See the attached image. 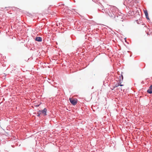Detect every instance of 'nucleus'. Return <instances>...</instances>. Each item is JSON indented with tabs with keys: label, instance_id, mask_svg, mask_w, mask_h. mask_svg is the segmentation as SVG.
<instances>
[{
	"label": "nucleus",
	"instance_id": "1",
	"mask_svg": "<svg viewBox=\"0 0 152 152\" xmlns=\"http://www.w3.org/2000/svg\"><path fill=\"white\" fill-rule=\"evenodd\" d=\"M117 10V8L115 7H111L110 10H106V12L110 17L112 18H115L114 13Z\"/></svg>",
	"mask_w": 152,
	"mask_h": 152
},
{
	"label": "nucleus",
	"instance_id": "2",
	"mask_svg": "<svg viewBox=\"0 0 152 152\" xmlns=\"http://www.w3.org/2000/svg\"><path fill=\"white\" fill-rule=\"evenodd\" d=\"M47 109L44 108L42 110H39L37 113V116H39L42 114H43L44 116L46 115Z\"/></svg>",
	"mask_w": 152,
	"mask_h": 152
},
{
	"label": "nucleus",
	"instance_id": "3",
	"mask_svg": "<svg viewBox=\"0 0 152 152\" xmlns=\"http://www.w3.org/2000/svg\"><path fill=\"white\" fill-rule=\"evenodd\" d=\"M69 100L71 103L73 105H75L77 103V99L70 98Z\"/></svg>",
	"mask_w": 152,
	"mask_h": 152
},
{
	"label": "nucleus",
	"instance_id": "4",
	"mask_svg": "<svg viewBox=\"0 0 152 152\" xmlns=\"http://www.w3.org/2000/svg\"><path fill=\"white\" fill-rule=\"evenodd\" d=\"M147 92L149 94H152V85L150 87L149 89L147 90Z\"/></svg>",
	"mask_w": 152,
	"mask_h": 152
},
{
	"label": "nucleus",
	"instance_id": "5",
	"mask_svg": "<svg viewBox=\"0 0 152 152\" xmlns=\"http://www.w3.org/2000/svg\"><path fill=\"white\" fill-rule=\"evenodd\" d=\"M144 12L146 18L147 19H149V18L148 16V14L147 10H144Z\"/></svg>",
	"mask_w": 152,
	"mask_h": 152
},
{
	"label": "nucleus",
	"instance_id": "6",
	"mask_svg": "<svg viewBox=\"0 0 152 152\" xmlns=\"http://www.w3.org/2000/svg\"><path fill=\"white\" fill-rule=\"evenodd\" d=\"M35 40L38 42H41L42 40V39L41 37H36L35 39Z\"/></svg>",
	"mask_w": 152,
	"mask_h": 152
},
{
	"label": "nucleus",
	"instance_id": "7",
	"mask_svg": "<svg viewBox=\"0 0 152 152\" xmlns=\"http://www.w3.org/2000/svg\"><path fill=\"white\" fill-rule=\"evenodd\" d=\"M124 86L123 85L121 84V83H118L117 84H116L115 85L114 88L115 87H117L118 86Z\"/></svg>",
	"mask_w": 152,
	"mask_h": 152
}]
</instances>
